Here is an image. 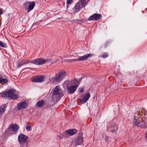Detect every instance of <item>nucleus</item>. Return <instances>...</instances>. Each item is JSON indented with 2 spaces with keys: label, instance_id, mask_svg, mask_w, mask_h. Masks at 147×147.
<instances>
[{
  "label": "nucleus",
  "instance_id": "1",
  "mask_svg": "<svg viewBox=\"0 0 147 147\" xmlns=\"http://www.w3.org/2000/svg\"><path fill=\"white\" fill-rule=\"evenodd\" d=\"M138 113H134L133 122L135 125L137 127H140L142 128H147V123L142 118L138 117Z\"/></svg>",
  "mask_w": 147,
  "mask_h": 147
},
{
  "label": "nucleus",
  "instance_id": "2",
  "mask_svg": "<svg viewBox=\"0 0 147 147\" xmlns=\"http://www.w3.org/2000/svg\"><path fill=\"white\" fill-rule=\"evenodd\" d=\"M16 92L15 90H10L7 91L3 92L0 93V96L2 98L10 97L14 100L18 98V95L15 93Z\"/></svg>",
  "mask_w": 147,
  "mask_h": 147
},
{
  "label": "nucleus",
  "instance_id": "3",
  "mask_svg": "<svg viewBox=\"0 0 147 147\" xmlns=\"http://www.w3.org/2000/svg\"><path fill=\"white\" fill-rule=\"evenodd\" d=\"M78 86V84L75 83L74 81L69 82L66 85L67 92L69 94H73L76 91Z\"/></svg>",
  "mask_w": 147,
  "mask_h": 147
},
{
  "label": "nucleus",
  "instance_id": "4",
  "mask_svg": "<svg viewBox=\"0 0 147 147\" xmlns=\"http://www.w3.org/2000/svg\"><path fill=\"white\" fill-rule=\"evenodd\" d=\"M32 62L33 64L37 65H42L45 63L50 65L53 63V62L51 61V60L50 59H44L42 58H37L33 60Z\"/></svg>",
  "mask_w": 147,
  "mask_h": 147
},
{
  "label": "nucleus",
  "instance_id": "5",
  "mask_svg": "<svg viewBox=\"0 0 147 147\" xmlns=\"http://www.w3.org/2000/svg\"><path fill=\"white\" fill-rule=\"evenodd\" d=\"M66 75V71L64 70H63L58 73L57 74H56L55 77L52 78V79L56 82H59L62 81L65 77Z\"/></svg>",
  "mask_w": 147,
  "mask_h": 147
},
{
  "label": "nucleus",
  "instance_id": "6",
  "mask_svg": "<svg viewBox=\"0 0 147 147\" xmlns=\"http://www.w3.org/2000/svg\"><path fill=\"white\" fill-rule=\"evenodd\" d=\"M86 0H79L76 4L74 9L75 13H77L83 7H85L86 5Z\"/></svg>",
  "mask_w": 147,
  "mask_h": 147
},
{
  "label": "nucleus",
  "instance_id": "7",
  "mask_svg": "<svg viewBox=\"0 0 147 147\" xmlns=\"http://www.w3.org/2000/svg\"><path fill=\"white\" fill-rule=\"evenodd\" d=\"M107 131L113 133L115 132L118 129V127L115 123L111 121L107 125Z\"/></svg>",
  "mask_w": 147,
  "mask_h": 147
},
{
  "label": "nucleus",
  "instance_id": "8",
  "mask_svg": "<svg viewBox=\"0 0 147 147\" xmlns=\"http://www.w3.org/2000/svg\"><path fill=\"white\" fill-rule=\"evenodd\" d=\"M92 56V54H88L83 56L80 57L78 58L69 59V61L70 62H73L74 61H85L89 57H91Z\"/></svg>",
  "mask_w": 147,
  "mask_h": 147
},
{
  "label": "nucleus",
  "instance_id": "9",
  "mask_svg": "<svg viewBox=\"0 0 147 147\" xmlns=\"http://www.w3.org/2000/svg\"><path fill=\"white\" fill-rule=\"evenodd\" d=\"M83 136V133L82 132H80L78 136L77 137L75 140V146L78 145H80L83 143L84 141Z\"/></svg>",
  "mask_w": 147,
  "mask_h": 147
},
{
  "label": "nucleus",
  "instance_id": "10",
  "mask_svg": "<svg viewBox=\"0 0 147 147\" xmlns=\"http://www.w3.org/2000/svg\"><path fill=\"white\" fill-rule=\"evenodd\" d=\"M28 138V137L27 136L21 133L18 136V141L20 144H22L26 142Z\"/></svg>",
  "mask_w": 147,
  "mask_h": 147
},
{
  "label": "nucleus",
  "instance_id": "11",
  "mask_svg": "<svg viewBox=\"0 0 147 147\" xmlns=\"http://www.w3.org/2000/svg\"><path fill=\"white\" fill-rule=\"evenodd\" d=\"M101 18V16L100 14L94 13L88 18V20L89 21L92 20L98 21Z\"/></svg>",
  "mask_w": 147,
  "mask_h": 147
},
{
  "label": "nucleus",
  "instance_id": "12",
  "mask_svg": "<svg viewBox=\"0 0 147 147\" xmlns=\"http://www.w3.org/2000/svg\"><path fill=\"white\" fill-rule=\"evenodd\" d=\"M27 106V104L25 101L20 102L18 103L17 108L19 110H21L22 108L25 109Z\"/></svg>",
  "mask_w": 147,
  "mask_h": 147
},
{
  "label": "nucleus",
  "instance_id": "13",
  "mask_svg": "<svg viewBox=\"0 0 147 147\" xmlns=\"http://www.w3.org/2000/svg\"><path fill=\"white\" fill-rule=\"evenodd\" d=\"M90 96V94L89 92L86 93L82 96L81 99V101L83 103H86L89 98Z\"/></svg>",
  "mask_w": 147,
  "mask_h": 147
},
{
  "label": "nucleus",
  "instance_id": "14",
  "mask_svg": "<svg viewBox=\"0 0 147 147\" xmlns=\"http://www.w3.org/2000/svg\"><path fill=\"white\" fill-rule=\"evenodd\" d=\"M51 93L52 94L51 98L54 101L58 102L62 96L61 95H58L53 93Z\"/></svg>",
  "mask_w": 147,
  "mask_h": 147
},
{
  "label": "nucleus",
  "instance_id": "15",
  "mask_svg": "<svg viewBox=\"0 0 147 147\" xmlns=\"http://www.w3.org/2000/svg\"><path fill=\"white\" fill-rule=\"evenodd\" d=\"M44 81V78L42 76H39L36 77L32 80V81L35 82H41Z\"/></svg>",
  "mask_w": 147,
  "mask_h": 147
},
{
  "label": "nucleus",
  "instance_id": "16",
  "mask_svg": "<svg viewBox=\"0 0 147 147\" xmlns=\"http://www.w3.org/2000/svg\"><path fill=\"white\" fill-rule=\"evenodd\" d=\"M28 6L27 7V12H29L32 10L34 8L35 5V3L34 1L32 2H29Z\"/></svg>",
  "mask_w": 147,
  "mask_h": 147
},
{
  "label": "nucleus",
  "instance_id": "17",
  "mask_svg": "<svg viewBox=\"0 0 147 147\" xmlns=\"http://www.w3.org/2000/svg\"><path fill=\"white\" fill-rule=\"evenodd\" d=\"M13 132L12 128L11 127H10L9 125L5 130V135H6L7 136H9L13 134Z\"/></svg>",
  "mask_w": 147,
  "mask_h": 147
},
{
  "label": "nucleus",
  "instance_id": "18",
  "mask_svg": "<svg viewBox=\"0 0 147 147\" xmlns=\"http://www.w3.org/2000/svg\"><path fill=\"white\" fill-rule=\"evenodd\" d=\"M77 131V130L75 129H71L66 131V134L69 135H74Z\"/></svg>",
  "mask_w": 147,
  "mask_h": 147
},
{
  "label": "nucleus",
  "instance_id": "19",
  "mask_svg": "<svg viewBox=\"0 0 147 147\" xmlns=\"http://www.w3.org/2000/svg\"><path fill=\"white\" fill-rule=\"evenodd\" d=\"M60 91H61V90H60V87L59 86H57L55 88L54 90L51 93H53L58 95H61L60 93Z\"/></svg>",
  "mask_w": 147,
  "mask_h": 147
},
{
  "label": "nucleus",
  "instance_id": "20",
  "mask_svg": "<svg viewBox=\"0 0 147 147\" xmlns=\"http://www.w3.org/2000/svg\"><path fill=\"white\" fill-rule=\"evenodd\" d=\"M10 127H11L12 128L13 131L17 132L19 129V126L16 124L14 125H10Z\"/></svg>",
  "mask_w": 147,
  "mask_h": 147
},
{
  "label": "nucleus",
  "instance_id": "21",
  "mask_svg": "<svg viewBox=\"0 0 147 147\" xmlns=\"http://www.w3.org/2000/svg\"><path fill=\"white\" fill-rule=\"evenodd\" d=\"M6 108L5 105H3L0 106V116L4 113Z\"/></svg>",
  "mask_w": 147,
  "mask_h": 147
},
{
  "label": "nucleus",
  "instance_id": "22",
  "mask_svg": "<svg viewBox=\"0 0 147 147\" xmlns=\"http://www.w3.org/2000/svg\"><path fill=\"white\" fill-rule=\"evenodd\" d=\"M44 104V101L43 100H41L38 101L36 104L35 106L39 108L42 107Z\"/></svg>",
  "mask_w": 147,
  "mask_h": 147
},
{
  "label": "nucleus",
  "instance_id": "23",
  "mask_svg": "<svg viewBox=\"0 0 147 147\" xmlns=\"http://www.w3.org/2000/svg\"><path fill=\"white\" fill-rule=\"evenodd\" d=\"M70 22H73L76 23L80 24H82L83 23V21L82 20L80 19H76L71 20L70 21Z\"/></svg>",
  "mask_w": 147,
  "mask_h": 147
},
{
  "label": "nucleus",
  "instance_id": "24",
  "mask_svg": "<svg viewBox=\"0 0 147 147\" xmlns=\"http://www.w3.org/2000/svg\"><path fill=\"white\" fill-rule=\"evenodd\" d=\"M32 61H33V60H26L24 59H22L21 60L22 62V63L24 65L27 63H28L30 62L31 63L33 64V63L32 62Z\"/></svg>",
  "mask_w": 147,
  "mask_h": 147
},
{
  "label": "nucleus",
  "instance_id": "25",
  "mask_svg": "<svg viewBox=\"0 0 147 147\" xmlns=\"http://www.w3.org/2000/svg\"><path fill=\"white\" fill-rule=\"evenodd\" d=\"M82 77H80V78H79L78 79V80L75 79L72 80L74 81L75 83H76V82H77V83H76V84H78V86L79 84L80 83L81 81H82Z\"/></svg>",
  "mask_w": 147,
  "mask_h": 147
},
{
  "label": "nucleus",
  "instance_id": "26",
  "mask_svg": "<svg viewBox=\"0 0 147 147\" xmlns=\"http://www.w3.org/2000/svg\"><path fill=\"white\" fill-rule=\"evenodd\" d=\"M8 82V80L7 79H4L1 77L0 78V82L2 83L3 82L4 83H7Z\"/></svg>",
  "mask_w": 147,
  "mask_h": 147
},
{
  "label": "nucleus",
  "instance_id": "27",
  "mask_svg": "<svg viewBox=\"0 0 147 147\" xmlns=\"http://www.w3.org/2000/svg\"><path fill=\"white\" fill-rule=\"evenodd\" d=\"M0 46L3 48H5L7 47V45L5 43L0 41Z\"/></svg>",
  "mask_w": 147,
  "mask_h": 147
},
{
  "label": "nucleus",
  "instance_id": "28",
  "mask_svg": "<svg viewBox=\"0 0 147 147\" xmlns=\"http://www.w3.org/2000/svg\"><path fill=\"white\" fill-rule=\"evenodd\" d=\"M108 56V54L107 53H105L102 55L101 57L104 58H105L107 57Z\"/></svg>",
  "mask_w": 147,
  "mask_h": 147
},
{
  "label": "nucleus",
  "instance_id": "29",
  "mask_svg": "<svg viewBox=\"0 0 147 147\" xmlns=\"http://www.w3.org/2000/svg\"><path fill=\"white\" fill-rule=\"evenodd\" d=\"M20 144V147H27V146L28 143L26 142L22 143V144Z\"/></svg>",
  "mask_w": 147,
  "mask_h": 147
},
{
  "label": "nucleus",
  "instance_id": "30",
  "mask_svg": "<svg viewBox=\"0 0 147 147\" xmlns=\"http://www.w3.org/2000/svg\"><path fill=\"white\" fill-rule=\"evenodd\" d=\"M29 3H30L29 2H28L27 1H26L24 3V6L26 9H27L28 6V5Z\"/></svg>",
  "mask_w": 147,
  "mask_h": 147
},
{
  "label": "nucleus",
  "instance_id": "31",
  "mask_svg": "<svg viewBox=\"0 0 147 147\" xmlns=\"http://www.w3.org/2000/svg\"><path fill=\"white\" fill-rule=\"evenodd\" d=\"M23 65V64L22 63V61H21L18 63L17 67L18 68H19Z\"/></svg>",
  "mask_w": 147,
  "mask_h": 147
},
{
  "label": "nucleus",
  "instance_id": "32",
  "mask_svg": "<svg viewBox=\"0 0 147 147\" xmlns=\"http://www.w3.org/2000/svg\"><path fill=\"white\" fill-rule=\"evenodd\" d=\"M73 2L72 0H67L66 3L67 4H71Z\"/></svg>",
  "mask_w": 147,
  "mask_h": 147
},
{
  "label": "nucleus",
  "instance_id": "33",
  "mask_svg": "<svg viewBox=\"0 0 147 147\" xmlns=\"http://www.w3.org/2000/svg\"><path fill=\"white\" fill-rule=\"evenodd\" d=\"M26 129L28 131H29L30 130L31 127L29 125H28L26 127Z\"/></svg>",
  "mask_w": 147,
  "mask_h": 147
},
{
  "label": "nucleus",
  "instance_id": "34",
  "mask_svg": "<svg viewBox=\"0 0 147 147\" xmlns=\"http://www.w3.org/2000/svg\"><path fill=\"white\" fill-rule=\"evenodd\" d=\"M79 91L81 92H84V90L82 88H79L78 89Z\"/></svg>",
  "mask_w": 147,
  "mask_h": 147
},
{
  "label": "nucleus",
  "instance_id": "35",
  "mask_svg": "<svg viewBox=\"0 0 147 147\" xmlns=\"http://www.w3.org/2000/svg\"><path fill=\"white\" fill-rule=\"evenodd\" d=\"M109 137L108 136L105 137V140L106 142H108L109 140Z\"/></svg>",
  "mask_w": 147,
  "mask_h": 147
},
{
  "label": "nucleus",
  "instance_id": "36",
  "mask_svg": "<svg viewBox=\"0 0 147 147\" xmlns=\"http://www.w3.org/2000/svg\"><path fill=\"white\" fill-rule=\"evenodd\" d=\"M36 25V23H34L32 25V27H31V28H32V27H33L35 25Z\"/></svg>",
  "mask_w": 147,
  "mask_h": 147
},
{
  "label": "nucleus",
  "instance_id": "37",
  "mask_svg": "<svg viewBox=\"0 0 147 147\" xmlns=\"http://www.w3.org/2000/svg\"><path fill=\"white\" fill-rule=\"evenodd\" d=\"M3 13L1 11V9H0V16L2 15L3 14Z\"/></svg>",
  "mask_w": 147,
  "mask_h": 147
},
{
  "label": "nucleus",
  "instance_id": "38",
  "mask_svg": "<svg viewBox=\"0 0 147 147\" xmlns=\"http://www.w3.org/2000/svg\"><path fill=\"white\" fill-rule=\"evenodd\" d=\"M60 139V137L59 136H57V139Z\"/></svg>",
  "mask_w": 147,
  "mask_h": 147
},
{
  "label": "nucleus",
  "instance_id": "39",
  "mask_svg": "<svg viewBox=\"0 0 147 147\" xmlns=\"http://www.w3.org/2000/svg\"><path fill=\"white\" fill-rule=\"evenodd\" d=\"M31 69L30 68V67H26L24 69Z\"/></svg>",
  "mask_w": 147,
  "mask_h": 147
},
{
  "label": "nucleus",
  "instance_id": "40",
  "mask_svg": "<svg viewBox=\"0 0 147 147\" xmlns=\"http://www.w3.org/2000/svg\"><path fill=\"white\" fill-rule=\"evenodd\" d=\"M63 136H64L65 137L66 136V135H65V136H64V135L63 134Z\"/></svg>",
  "mask_w": 147,
  "mask_h": 147
},
{
  "label": "nucleus",
  "instance_id": "41",
  "mask_svg": "<svg viewBox=\"0 0 147 147\" xmlns=\"http://www.w3.org/2000/svg\"><path fill=\"white\" fill-rule=\"evenodd\" d=\"M145 10H147V8L145 9Z\"/></svg>",
  "mask_w": 147,
  "mask_h": 147
},
{
  "label": "nucleus",
  "instance_id": "42",
  "mask_svg": "<svg viewBox=\"0 0 147 147\" xmlns=\"http://www.w3.org/2000/svg\"><path fill=\"white\" fill-rule=\"evenodd\" d=\"M142 12L143 13V11H142Z\"/></svg>",
  "mask_w": 147,
  "mask_h": 147
}]
</instances>
